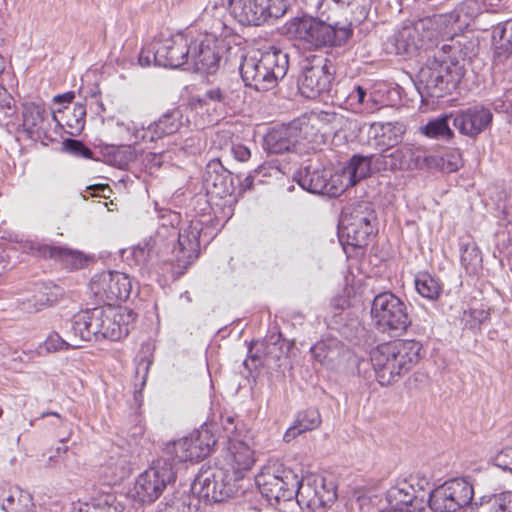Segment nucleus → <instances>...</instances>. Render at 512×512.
<instances>
[{"label":"nucleus","mask_w":512,"mask_h":512,"mask_svg":"<svg viewBox=\"0 0 512 512\" xmlns=\"http://www.w3.org/2000/svg\"><path fill=\"white\" fill-rule=\"evenodd\" d=\"M62 332L65 338L56 332L47 337L45 347L48 351L77 349L83 342L93 339L117 340L128 335V324L112 321L102 307H93L81 310L64 321Z\"/></svg>","instance_id":"1"},{"label":"nucleus","mask_w":512,"mask_h":512,"mask_svg":"<svg viewBox=\"0 0 512 512\" xmlns=\"http://www.w3.org/2000/svg\"><path fill=\"white\" fill-rule=\"evenodd\" d=\"M421 345L414 340L382 343L370 351L377 381L388 386L407 373L419 360Z\"/></svg>","instance_id":"2"},{"label":"nucleus","mask_w":512,"mask_h":512,"mask_svg":"<svg viewBox=\"0 0 512 512\" xmlns=\"http://www.w3.org/2000/svg\"><path fill=\"white\" fill-rule=\"evenodd\" d=\"M288 67V54L272 46L245 55L240 65V74L246 86L257 91H268L286 76Z\"/></svg>","instance_id":"3"},{"label":"nucleus","mask_w":512,"mask_h":512,"mask_svg":"<svg viewBox=\"0 0 512 512\" xmlns=\"http://www.w3.org/2000/svg\"><path fill=\"white\" fill-rule=\"evenodd\" d=\"M351 24L335 25L313 17L294 18L286 24L287 33L308 49L341 46L352 35Z\"/></svg>","instance_id":"4"},{"label":"nucleus","mask_w":512,"mask_h":512,"mask_svg":"<svg viewBox=\"0 0 512 512\" xmlns=\"http://www.w3.org/2000/svg\"><path fill=\"white\" fill-rule=\"evenodd\" d=\"M462 77V69L458 66V58L451 56L449 61L440 59L429 60L417 75L416 87L421 97L440 98L450 89L456 87Z\"/></svg>","instance_id":"5"},{"label":"nucleus","mask_w":512,"mask_h":512,"mask_svg":"<svg viewBox=\"0 0 512 512\" xmlns=\"http://www.w3.org/2000/svg\"><path fill=\"white\" fill-rule=\"evenodd\" d=\"M370 313L374 326L383 333L400 335L410 324L406 304L392 292L376 295Z\"/></svg>","instance_id":"6"},{"label":"nucleus","mask_w":512,"mask_h":512,"mask_svg":"<svg viewBox=\"0 0 512 512\" xmlns=\"http://www.w3.org/2000/svg\"><path fill=\"white\" fill-rule=\"evenodd\" d=\"M227 26L219 19L202 38L190 41L189 66L201 73H215L221 60L222 38Z\"/></svg>","instance_id":"7"},{"label":"nucleus","mask_w":512,"mask_h":512,"mask_svg":"<svg viewBox=\"0 0 512 512\" xmlns=\"http://www.w3.org/2000/svg\"><path fill=\"white\" fill-rule=\"evenodd\" d=\"M241 480L228 468L213 467L201 470L196 476L192 490L199 497L212 502H222L238 492V481Z\"/></svg>","instance_id":"8"},{"label":"nucleus","mask_w":512,"mask_h":512,"mask_svg":"<svg viewBox=\"0 0 512 512\" xmlns=\"http://www.w3.org/2000/svg\"><path fill=\"white\" fill-rule=\"evenodd\" d=\"M256 484L269 503L288 501L295 497L299 476L282 464L265 467L257 476Z\"/></svg>","instance_id":"9"},{"label":"nucleus","mask_w":512,"mask_h":512,"mask_svg":"<svg viewBox=\"0 0 512 512\" xmlns=\"http://www.w3.org/2000/svg\"><path fill=\"white\" fill-rule=\"evenodd\" d=\"M364 158H370V169L374 166L377 170L389 171L420 169L428 166L430 160L421 147L412 144H403L396 149Z\"/></svg>","instance_id":"10"},{"label":"nucleus","mask_w":512,"mask_h":512,"mask_svg":"<svg viewBox=\"0 0 512 512\" xmlns=\"http://www.w3.org/2000/svg\"><path fill=\"white\" fill-rule=\"evenodd\" d=\"M231 15L242 25L259 26L269 18L283 16L285 0H228Z\"/></svg>","instance_id":"11"},{"label":"nucleus","mask_w":512,"mask_h":512,"mask_svg":"<svg viewBox=\"0 0 512 512\" xmlns=\"http://www.w3.org/2000/svg\"><path fill=\"white\" fill-rule=\"evenodd\" d=\"M175 479L172 464L167 459H158L153 465L141 473L134 485V500L140 503H151L163 492L167 484Z\"/></svg>","instance_id":"12"},{"label":"nucleus","mask_w":512,"mask_h":512,"mask_svg":"<svg viewBox=\"0 0 512 512\" xmlns=\"http://www.w3.org/2000/svg\"><path fill=\"white\" fill-rule=\"evenodd\" d=\"M375 212L369 203L357 204L349 213H344L340 221V237H346L347 243L354 247L368 244L374 233Z\"/></svg>","instance_id":"13"},{"label":"nucleus","mask_w":512,"mask_h":512,"mask_svg":"<svg viewBox=\"0 0 512 512\" xmlns=\"http://www.w3.org/2000/svg\"><path fill=\"white\" fill-rule=\"evenodd\" d=\"M295 497L300 505H305L314 512H322L337 498L336 486L332 480L320 475H307L299 478Z\"/></svg>","instance_id":"14"},{"label":"nucleus","mask_w":512,"mask_h":512,"mask_svg":"<svg viewBox=\"0 0 512 512\" xmlns=\"http://www.w3.org/2000/svg\"><path fill=\"white\" fill-rule=\"evenodd\" d=\"M331 68L332 64L327 58L316 55L307 58L298 79L300 93L314 99L328 92L333 80Z\"/></svg>","instance_id":"15"},{"label":"nucleus","mask_w":512,"mask_h":512,"mask_svg":"<svg viewBox=\"0 0 512 512\" xmlns=\"http://www.w3.org/2000/svg\"><path fill=\"white\" fill-rule=\"evenodd\" d=\"M370 174V158L362 155H354L348 164L340 171L332 173L328 177L326 195L337 197L349 187L354 186L360 180Z\"/></svg>","instance_id":"16"},{"label":"nucleus","mask_w":512,"mask_h":512,"mask_svg":"<svg viewBox=\"0 0 512 512\" xmlns=\"http://www.w3.org/2000/svg\"><path fill=\"white\" fill-rule=\"evenodd\" d=\"M454 127L462 134L470 138H476L492 123L491 111L482 106L475 105L451 113Z\"/></svg>","instance_id":"17"},{"label":"nucleus","mask_w":512,"mask_h":512,"mask_svg":"<svg viewBox=\"0 0 512 512\" xmlns=\"http://www.w3.org/2000/svg\"><path fill=\"white\" fill-rule=\"evenodd\" d=\"M428 22L419 20L398 30L390 40V52L398 55H413L421 49L431 34L426 31Z\"/></svg>","instance_id":"18"},{"label":"nucleus","mask_w":512,"mask_h":512,"mask_svg":"<svg viewBox=\"0 0 512 512\" xmlns=\"http://www.w3.org/2000/svg\"><path fill=\"white\" fill-rule=\"evenodd\" d=\"M424 479L410 477L391 486L385 495L387 509L413 507L416 499H427Z\"/></svg>","instance_id":"19"},{"label":"nucleus","mask_w":512,"mask_h":512,"mask_svg":"<svg viewBox=\"0 0 512 512\" xmlns=\"http://www.w3.org/2000/svg\"><path fill=\"white\" fill-rule=\"evenodd\" d=\"M156 51V65L178 68L189 65L190 42L183 35L159 39Z\"/></svg>","instance_id":"20"},{"label":"nucleus","mask_w":512,"mask_h":512,"mask_svg":"<svg viewBox=\"0 0 512 512\" xmlns=\"http://www.w3.org/2000/svg\"><path fill=\"white\" fill-rule=\"evenodd\" d=\"M201 231L202 224L198 220L191 221L186 228L180 231L178 250L175 256L179 267L186 268L198 257Z\"/></svg>","instance_id":"21"},{"label":"nucleus","mask_w":512,"mask_h":512,"mask_svg":"<svg viewBox=\"0 0 512 512\" xmlns=\"http://www.w3.org/2000/svg\"><path fill=\"white\" fill-rule=\"evenodd\" d=\"M404 133L405 127L399 122H374L369 127L368 137L371 144L384 153L401 143Z\"/></svg>","instance_id":"22"},{"label":"nucleus","mask_w":512,"mask_h":512,"mask_svg":"<svg viewBox=\"0 0 512 512\" xmlns=\"http://www.w3.org/2000/svg\"><path fill=\"white\" fill-rule=\"evenodd\" d=\"M181 125L180 112L177 110L164 114L157 122L150 124L147 128L135 129L133 144L142 142H153L164 135L175 133Z\"/></svg>","instance_id":"23"},{"label":"nucleus","mask_w":512,"mask_h":512,"mask_svg":"<svg viewBox=\"0 0 512 512\" xmlns=\"http://www.w3.org/2000/svg\"><path fill=\"white\" fill-rule=\"evenodd\" d=\"M300 139L301 129L296 124H289L270 131L264 138L265 148L271 154L294 151Z\"/></svg>","instance_id":"24"},{"label":"nucleus","mask_w":512,"mask_h":512,"mask_svg":"<svg viewBox=\"0 0 512 512\" xmlns=\"http://www.w3.org/2000/svg\"><path fill=\"white\" fill-rule=\"evenodd\" d=\"M225 462L226 468L242 479L243 473L250 470L255 462L254 452L245 442L230 438Z\"/></svg>","instance_id":"25"},{"label":"nucleus","mask_w":512,"mask_h":512,"mask_svg":"<svg viewBox=\"0 0 512 512\" xmlns=\"http://www.w3.org/2000/svg\"><path fill=\"white\" fill-rule=\"evenodd\" d=\"M23 126L30 137L41 138L49 130V113L41 103L29 102L23 105Z\"/></svg>","instance_id":"26"},{"label":"nucleus","mask_w":512,"mask_h":512,"mask_svg":"<svg viewBox=\"0 0 512 512\" xmlns=\"http://www.w3.org/2000/svg\"><path fill=\"white\" fill-rule=\"evenodd\" d=\"M330 170L311 165L299 169L294 175L296 182L310 193L326 195Z\"/></svg>","instance_id":"27"},{"label":"nucleus","mask_w":512,"mask_h":512,"mask_svg":"<svg viewBox=\"0 0 512 512\" xmlns=\"http://www.w3.org/2000/svg\"><path fill=\"white\" fill-rule=\"evenodd\" d=\"M345 352V346L336 338L321 340L311 347L314 359L330 368L341 360Z\"/></svg>","instance_id":"28"},{"label":"nucleus","mask_w":512,"mask_h":512,"mask_svg":"<svg viewBox=\"0 0 512 512\" xmlns=\"http://www.w3.org/2000/svg\"><path fill=\"white\" fill-rule=\"evenodd\" d=\"M321 424V416L317 409L309 408L297 414L295 421L284 433L283 440L291 442L297 436L318 428Z\"/></svg>","instance_id":"29"},{"label":"nucleus","mask_w":512,"mask_h":512,"mask_svg":"<svg viewBox=\"0 0 512 512\" xmlns=\"http://www.w3.org/2000/svg\"><path fill=\"white\" fill-rule=\"evenodd\" d=\"M0 508L5 512H32L34 504L28 492L10 488L0 494Z\"/></svg>","instance_id":"30"},{"label":"nucleus","mask_w":512,"mask_h":512,"mask_svg":"<svg viewBox=\"0 0 512 512\" xmlns=\"http://www.w3.org/2000/svg\"><path fill=\"white\" fill-rule=\"evenodd\" d=\"M239 83H222L218 86L208 88L203 97L198 102L207 105L210 103H220L223 105H231L240 97Z\"/></svg>","instance_id":"31"},{"label":"nucleus","mask_w":512,"mask_h":512,"mask_svg":"<svg viewBox=\"0 0 512 512\" xmlns=\"http://www.w3.org/2000/svg\"><path fill=\"white\" fill-rule=\"evenodd\" d=\"M228 177L229 175L220 160L213 159L206 166L204 183L207 190L222 195L229 192Z\"/></svg>","instance_id":"32"},{"label":"nucleus","mask_w":512,"mask_h":512,"mask_svg":"<svg viewBox=\"0 0 512 512\" xmlns=\"http://www.w3.org/2000/svg\"><path fill=\"white\" fill-rule=\"evenodd\" d=\"M113 280V276H111V273L108 271H104L98 274H95L89 283V289L91 294L95 298V302L97 304H106L109 307L113 306V300L110 299V293L108 290H110V282ZM97 307H101V305H98ZM102 308L106 310L103 306ZM109 311H111V308H108ZM105 315H107V311H105ZM111 319V317L109 316Z\"/></svg>","instance_id":"33"},{"label":"nucleus","mask_w":512,"mask_h":512,"mask_svg":"<svg viewBox=\"0 0 512 512\" xmlns=\"http://www.w3.org/2000/svg\"><path fill=\"white\" fill-rule=\"evenodd\" d=\"M474 512H512V491L481 497Z\"/></svg>","instance_id":"34"},{"label":"nucleus","mask_w":512,"mask_h":512,"mask_svg":"<svg viewBox=\"0 0 512 512\" xmlns=\"http://www.w3.org/2000/svg\"><path fill=\"white\" fill-rule=\"evenodd\" d=\"M450 118H452L451 113L441 115L421 126L419 131L428 138L451 140L454 137V132L449 127Z\"/></svg>","instance_id":"35"},{"label":"nucleus","mask_w":512,"mask_h":512,"mask_svg":"<svg viewBox=\"0 0 512 512\" xmlns=\"http://www.w3.org/2000/svg\"><path fill=\"white\" fill-rule=\"evenodd\" d=\"M444 486L447 487L448 492L453 496L455 501L452 502L453 505H457L459 509L471 503L474 490L468 481L461 478L451 479L446 481Z\"/></svg>","instance_id":"36"},{"label":"nucleus","mask_w":512,"mask_h":512,"mask_svg":"<svg viewBox=\"0 0 512 512\" xmlns=\"http://www.w3.org/2000/svg\"><path fill=\"white\" fill-rule=\"evenodd\" d=\"M429 507L433 512H455L459 508L451 502H455L453 496L448 492L444 484L436 487L432 491H427Z\"/></svg>","instance_id":"37"},{"label":"nucleus","mask_w":512,"mask_h":512,"mask_svg":"<svg viewBox=\"0 0 512 512\" xmlns=\"http://www.w3.org/2000/svg\"><path fill=\"white\" fill-rule=\"evenodd\" d=\"M415 287L422 297L429 300L437 299L442 292V284L439 280L426 272H421L416 275Z\"/></svg>","instance_id":"38"},{"label":"nucleus","mask_w":512,"mask_h":512,"mask_svg":"<svg viewBox=\"0 0 512 512\" xmlns=\"http://www.w3.org/2000/svg\"><path fill=\"white\" fill-rule=\"evenodd\" d=\"M169 453L176 462H186L199 460V454L202 452L193 447V439L190 436L184 437L173 443L169 448Z\"/></svg>","instance_id":"39"},{"label":"nucleus","mask_w":512,"mask_h":512,"mask_svg":"<svg viewBox=\"0 0 512 512\" xmlns=\"http://www.w3.org/2000/svg\"><path fill=\"white\" fill-rule=\"evenodd\" d=\"M113 276L110 282V299L113 300V305L121 307V303L128 300V275L119 271H108Z\"/></svg>","instance_id":"40"},{"label":"nucleus","mask_w":512,"mask_h":512,"mask_svg":"<svg viewBox=\"0 0 512 512\" xmlns=\"http://www.w3.org/2000/svg\"><path fill=\"white\" fill-rule=\"evenodd\" d=\"M78 512H121L115 505V497L110 493L92 498L90 502L80 503Z\"/></svg>","instance_id":"41"},{"label":"nucleus","mask_w":512,"mask_h":512,"mask_svg":"<svg viewBox=\"0 0 512 512\" xmlns=\"http://www.w3.org/2000/svg\"><path fill=\"white\" fill-rule=\"evenodd\" d=\"M105 162L120 169L128 168V151L125 145L110 144L103 150Z\"/></svg>","instance_id":"42"},{"label":"nucleus","mask_w":512,"mask_h":512,"mask_svg":"<svg viewBox=\"0 0 512 512\" xmlns=\"http://www.w3.org/2000/svg\"><path fill=\"white\" fill-rule=\"evenodd\" d=\"M333 2L345 6L350 10L352 21L360 23L365 20L371 8V0H332Z\"/></svg>","instance_id":"43"},{"label":"nucleus","mask_w":512,"mask_h":512,"mask_svg":"<svg viewBox=\"0 0 512 512\" xmlns=\"http://www.w3.org/2000/svg\"><path fill=\"white\" fill-rule=\"evenodd\" d=\"M67 269H81L86 265L87 258L79 251L60 247L57 260Z\"/></svg>","instance_id":"44"},{"label":"nucleus","mask_w":512,"mask_h":512,"mask_svg":"<svg viewBox=\"0 0 512 512\" xmlns=\"http://www.w3.org/2000/svg\"><path fill=\"white\" fill-rule=\"evenodd\" d=\"M190 439H193V447L202 452L199 454V459L206 457L211 452L212 446L216 444L215 439L207 429L190 434Z\"/></svg>","instance_id":"45"},{"label":"nucleus","mask_w":512,"mask_h":512,"mask_svg":"<svg viewBox=\"0 0 512 512\" xmlns=\"http://www.w3.org/2000/svg\"><path fill=\"white\" fill-rule=\"evenodd\" d=\"M461 262L467 270L475 272L482 263L480 250L475 246L467 247L462 253Z\"/></svg>","instance_id":"46"},{"label":"nucleus","mask_w":512,"mask_h":512,"mask_svg":"<svg viewBox=\"0 0 512 512\" xmlns=\"http://www.w3.org/2000/svg\"><path fill=\"white\" fill-rule=\"evenodd\" d=\"M63 144H64V149L74 156L85 158V159L92 158V154H93L92 150L90 148H88L87 146H85L79 140L66 139Z\"/></svg>","instance_id":"47"},{"label":"nucleus","mask_w":512,"mask_h":512,"mask_svg":"<svg viewBox=\"0 0 512 512\" xmlns=\"http://www.w3.org/2000/svg\"><path fill=\"white\" fill-rule=\"evenodd\" d=\"M33 255L41 258H50L57 260L60 252V246L49 245L46 243H32L30 247Z\"/></svg>","instance_id":"48"},{"label":"nucleus","mask_w":512,"mask_h":512,"mask_svg":"<svg viewBox=\"0 0 512 512\" xmlns=\"http://www.w3.org/2000/svg\"><path fill=\"white\" fill-rule=\"evenodd\" d=\"M158 47V40H154L151 44L143 47L138 57V64L141 67L150 66L152 62L156 65V51Z\"/></svg>","instance_id":"49"},{"label":"nucleus","mask_w":512,"mask_h":512,"mask_svg":"<svg viewBox=\"0 0 512 512\" xmlns=\"http://www.w3.org/2000/svg\"><path fill=\"white\" fill-rule=\"evenodd\" d=\"M495 463L499 468L512 472V445L505 446L497 453Z\"/></svg>","instance_id":"50"},{"label":"nucleus","mask_w":512,"mask_h":512,"mask_svg":"<svg viewBox=\"0 0 512 512\" xmlns=\"http://www.w3.org/2000/svg\"><path fill=\"white\" fill-rule=\"evenodd\" d=\"M366 90L361 86H357L347 97L348 104L353 110L358 111L360 106L366 103Z\"/></svg>","instance_id":"51"},{"label":"nucleus","mask_w":512,"mask_h":512,"mask_svg":"<svg viewBox=\"0 0 512 512\" xmlns=\"http://www.w3.org/2000/svg\"><path fill=\"white\" fill-rule=\"evenodd\" d=\"M163 154L162 152H147L143 157V164L146 170H149L150 173H153V170L159 168L163 162Z\"/></svg>","instance_id":"52"},{"label":"nucleus","mask_w":512,"mask_h":512,"mask_svg":"<svg viewBox=\"0 0 512 512\" xmlns=\"http://www.w3.org/2000/svg\"><path fill=\"white\" fill-rule=\"evenodd\" d=\"M461 154L458 150L451 151L443 158V165L449 172H455L462 166Z\"/></svg>","instance_id":"53"},{"label":"nucleus","mask_w":512,"mask_h":512,"mask_svg":"<svg viewBox=\"0 0 512 512\" xmlns=\"http://www.w3.org/2000/svg\"><path fill=\"white\" fill-rule=\"evenodd\" d=\"M427 505L429 506L428 499H416L413 507L411 506L405 509H383L379 512H427Z\"/></svg>","instance_id":"54"},{"label":"nucleus","mask_w":512,"mask_h":512,"mask_svg":"<svg viewBox=\"0 0 512 512\" xmlns=\"http://www.w3.org/2000/svg\"><path fill=\"white\" fill-rule=\"evenodd\" d=\"M152 247L149 243H145L143 246L138 245L133 249V258L137 263H144L150 256Z\"/></svg>","instance_id":"55"},{"label":"nucleus","mask_w":512,"mask_h":512,"mask_svg":"<svg viewBox=\"0 0 512 512\" xmlns=\"http://www.w3.org/2000/svg\"><path fill=\"white\" fill-rule=\"evenodd\" d=\"M231 152H232L234 158L240 162H246L251 157L250 149L242 144L232 145Z\"/></svg>","instance_id":"56"},{"label":"nucleus","mask_w":512,"mask_h":512,"mask_svg":"<svg viewBox=\"0 0 512 512\" xmlns=\"http://www.w3.org/2000/svg\"><path fill=\"white\" fill-rule=\"evenodd\" d=\"M493 107L497 112L508 113L512 115V100L507 97H500L494 100Z\"/></svg>","instance_id":"57"},{"label":"nucleus","mask_w":512,"mask_h":512,"mask_svg":"<svg viewBox=\"0 0 512 512\" xmlns=\"http://www.w3.org/2000/svg\"><path fill=\"white\" fill-rule=\"evenodd\" d=\"M106 191H110V188L107 184H94V185H89L86 188V193H88L89 196L106 197V194H105Z\"/></svg>","instance_id":"58"},{"label":"nucleus","mask_w":512,"mask_h":512,"mask_svg":"<svg viewBox=\"0 0 512 512\" xmlns=\"http://www.w3.org/2000/svg\"><path fill=\"white\" fill-rule=\"evenodd\" d=\"M135 421H136V424L132 428V430H133L132 437L133 438L142 437L145 432V425L143 424L142 416L140 414H137L135 416Z\"/></svg>","instance_id":"59"},{"label":"nucleus","mask_w":512,"mask_h":512,"mask_svg":"<svg viewBox=\"0 0 512 512\" xmlns=\"http://www.w3.org/2000/svg\"><path fill=\"white\" fill-rule=\"evenodd\" d=\"M51 301L52 300L47 296H41L39 299L37 298V296H33V299L29 300V302H33L35 311L41 310L43 307L49 305Z\"/></svg>","instance_id":"60"},{"label":"nucleus","mask_w":512,"mask_h":512,"mask_svg":"<svg viewBox=\"0 0 512 512\" xmlns=\"http://www.w3.org/2000/svg\"><path fill=\"white\" fill-rule=\"evenodd\" d=\"M74 99V93L73 92H67L64 94L56 95L54 97V101L56 103H70Z\"/></svg>","instance_id":"61"},{"label":"nucleus","mask_w":512,"mask_h":512,"mask_svg":"<svg viewBox=\"0 0 512 512\" xmlns=\"http://www.w3.org/2000/svg\"><path fill=\"white\" fill-rule=\"evenodd\" d=\"M233 423V416H226L225 418H223V427L227 431V433H233L235 431L236 428L233 426Z\"/></svg>","instance_id":"62"},{"label":"nucleus","mask_w":512,"mask_h":512,"mask_svg":"<svg viewBox=\"0 0 512 512\" xmlns=\"http://www.w3.org/2000/svg\"><path fill=\"white\" fill-rule=\"evenodd\" d=\"M0 90L4 91V97L1 99V102H0L1 105L3 107L7 108L8 110H12V102H13L12 97L6 94V90L4 89L3 86H0Z\"/></svg>","instance_id":"63"},{"label":"nucleus","mask_w":512,"mask_h":512,"mask_svg":"<svg viewBox=\"0 0 512 512\" xmlns=\"http://www.w3.org/2000/svg\"><path fill=\"white\" fill-rule=\"evenodd\" d=\"M75 115L84 117L86 115L85 107L81 104H77L74 108Z\"/></svg>","instance_id":"64"}]
</instances>
